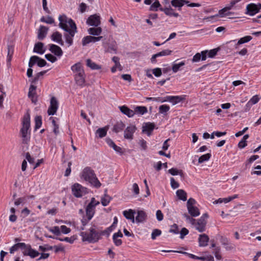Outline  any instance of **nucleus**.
<instances>
[{
	"instance_id": "1",
	"label": "nucleus",
	"mask_w": 261,
	"mask_h": 261,
	"mask_svg": "<svg viewBox=\"0 0 261 261\" xmlns=\"http://www.w3.org/2000/svg\"><path fill=\"white\" fill-rule=\"evenodd\" d=\"M20 135L23 144H28L31 139L30 115L24 114L22 121V127L20 130Z\"/></svg>"
},
{
	"instance_id": "2",
	"label": "nucleus",
	"mask_w": 261,
	"mask_h": 261,
	"mask_svg": "<svg viewBox=\"0 0 261 261\" xmlns=\"http://www.w3.org/2000/svg\"><path fill=\"white\" fill-rule=\"evenodd\" d=\"M81 236L83 241H87L89 243L97 242L100 238V228L92 225L89 229V232H81Z\"/></svg>"
},
{
	"instance_id": "3",
	"label": "nucleus",
	"mask_w": 261,
	"mask_h": 261,
	"mask_svg": "<svg viewBox=\"0 0 261 261\" xmlns=\"http://www.w3.org/2000/svg\"><path fill=\"white\" fill-rule=\"evenodd\" d=\"M71 70L73 73L75 83L81 87H83L85 83L86 75L82 64L80 62L74 64L71 67Z\"/></svg>"
},
{
	"instance_id": "4",
	"label": "nucleus",
	"mask_w": 261,
	"mask_h": 261,
	"mask_svg": "<svg viewBox=\"0 0 261 261\" xmlns=\"http://www.w3.org/2000/svg\"><path fill=\"white\" fill-rule=\"evenodd\" d=\"M81 178L88 181L92 186L96 188L101 186V183L96 177L94 171L90 167H87L83 169L81 173Z\"/></svg>"
},
{
	"instance_id": "5",
	"label": "nucleus",
	"mask_w": 261,
	"mask_h": 261,
	"mask_svg": "<svg viewBox=\"0 0 261 261\" xmlns=\"http://www.w3.org/2000/svg\"><path fill=\"white\" fill-rule=\"evenodd\" d=\"M59 24L60 28L67 31L70 29H76L75 22L70 18L67 17L65 15L63 14L59 16Z\"/></svg>"
},
{
	"instance_id": "6",
	"label": "nucleus",
	"mask_w": 261,
	"mask_h": 261,
	"mask_svg": "<svg viewBox=\"0 0 261 261\" xmlns=\"http://www.w3.org/2000/svg\"><path fill=\"white\" fill-rule=\"evenodd\" d=\"M183 216L186 218L187 220H189L192 224L194 225L196 229L199 232H202L205 230L206 224V220H203V219H199L196 221L187 214H184Z\"/></svg>"
},
{
	"instance_id": "7",
	"label": "nucleus",
	"mask_w": 261,
	"mask_h": 261,
	"mask_svg": "<svg viewBox=\"0 0 261 261\" xmlns=\"http://www.w3.org/2000/svg\"><path fill=\"white\" fill-rule=\"evenodd\" d=\"M99 203V202L96 200L94 197L91 198V201L86 208V217L88 219V221H90L93 217L95 214V206Z\"/></svg>"
},
{
	"instance_id": "8",
	"label": "nucleus",
	"mask_w": 261,
	"mask_h": 261,
	"mask_svg": "<svg viewBox=\"0 0 261 261\" xmlns=\"http://www.w3.org/2000/svg\"><path fill=\"white\" fill-rule=\"evenodd\" d=\"M72 194L77 198H80L88 193V189L81 185L75 183L71 187Z\"/></svg>"
},
{
	"instance_id": "9",
	"label": "nucleus",
	"mask_w": 261,
	"mask_h": 261,
	"mask_svg": "<svg viewBox=\"0 0 261 261\" xmlns=\"http://www.w3.org/2000/svg\"><path fill=\"white\" fill-rule=\"evenodd\" d=\"M23 245L21 251L24 256H29L31 258H34L40 254L38 251L32 248L31 245L27 244L24 243H23Z\"/></svg>"
},
{
	"instance_id": "10",
	"label": "nucleus",
	"mask_w": 261,
	"mask_h": 261,
	"mask_svg": "<svg viewBox=\"0 0 261 261\" xmlns=\"http://www.w3.org/2000/svg\"><path fill=\"white\" fill-rule=\"evenodd\" d=\"M59 103L57 99L55 97H52L50 99V106L47 110L48 115H55L58 109Z\"/></svg>"
},
{
	"instance_id": "11",
	"label": "nucleus",
	"mask_w": 261,
	"mask_h": 261,
	"mask_svg": "<svg viewBox=\"0 0 261 261\" xmlns=\"http://www.w3.org/2000/svg\"><path fill=\"white\" fill-rule=\"evenodd\" d=\"M86 23L89 25L98 27L100 24V17L97 14L91 15L87 19Z\"/></svg>"
},
{
	"instance_id": "12",
	"label": "nucleus",
	"mask_w": 261,
	"mask_h": 261,
	"mask_svg": "<svg viewBox=\"0 0 261 261\" xmlns=\"http://www.w3.org/2000/svg\"><path fill=\"white\" fill-rule=\"evenodd\" d=\"M137 129L136 127L134 125L128 126L124 132V137L126 139L132 140L134 137V134Z\"/></svg>"
},
{
	"instance_id": "13",
	"label": "nucleus",
	"mask_w": 261,
	"mask_h": 261,
	"mask_svg": "<svg viewBox=\"0 0 261 261\" xmlns=\"http://www.w3.org/2000/svg\"><path fill=\"white\" fill-rule=\"evenodd\" d=\"M245 14L250 16H254L259 12L257 8V5L254 3H250L247 5Z\"/></svg>"
},
{
	"instance_id": "14",
	"label": "nucleus",
	"mask_w": 261,
	"mask_h": 261,
	"mask_svg": "<svg viewBox=\"0 0 261 261\" xmlns=\"http://www.w3.org/2000/svg\"><path fill=\"white\" fill-rule=\"evenodd\" d=\"M66 32L67 33L64 34V37L65 38L66 42L68 43V46H70L73 43V38L76 32V29H70V30H68Z\"/></svg>"
},
{
	"instance_id": "15",
	"label": "nucleus",
	"mask_w": 261,
	"mask_h": 261,
	"mask_svg": "<svg viewBox=\"0 0 261 261\" xmlns=\"http://www.w3.org/2000/svg\"><path fill=\"white\" fill-rule=\"evenodd\" d=\"M102 38V36L95 37L92 36H87L82 39V44L84 46L86 45L91 42H96L100 41Z\"/></svg>"
},
{
	"instance_id": "16",
	"label": "nucleus",
	"mask_w": 261,
	"mask_h": 261,
	"mask_svg": "<svg viewBox=\"0 0 261 261\" xmlns=\"http://www.w3.org/2000/svg\"><path fill=\"white\" fill-rule=\"evenodd\" d=\"M155 128V124L153 123H145L142 126V132L146 133L149 136Z\"/></svg>"
},
{
	"instance_id": "17",
	"label": "nucleus",
	"mask_w": 261,
	"mask_h": 261,
	"mask_svg": "<svg viewBox=\"0 0 261 261\" xmlns=\"http://www.w3.org/2000/svg\"><path fill=\"white\" fill-rule=\"evenodd\" d=\"M49 50L55 56L61 57L63 55V51L59 46L51 44L49 45Z\"/></svg>"
},
{
	"instance_id": "18",
	"label": "nucleus",
	"mask_w": 261,
	"mask_h": 261,
	"mask_svg": "<svg viewBox=\"0 0 261 261\" xmlns=\"http://www.w3.org/2000/svg\"><path fill=\"white\" fill-rule=\"evenodd\" d=\"M209 237L205 233L199 234L198 238L199 246L200 247H205L207 245L209 241Z\"/></svg>"
},
{
	"instance_id": "19",
	"label": "nucleus",
	"mask_w": 261,
	"mask_h": 261,
	"mask_svg": "<svg viewBox=\"0 0 261 261\" xmlns=\"http://www.w3.org/2000/svg\"><path fill=\"white\" fill-rule=\"evenodd\" d=\"M51 39L58 44H60L61 45H63V41L62 40V34L56 31L55 32H54L52 35H51Z\"/></svg>"
},
{
	"instance_id": "20",
	"label": "nucleus",
	"mask_w": 261,
	"mask_h": 261,
	"mask_svg": "<svg viewBox=\"0 0 261 261\" xmlns=\"http://www.w3.org/2000/svg\"><path fill=\"white\" fill-rule=\"evenodd\" d=\"M119 108L122 113L126 115L128 117H132L135 114V112H134L133 110L129 109L125 106H119Z\"/></svg>"
},
{
	"instance_id": "21",
	"label": "nucleus",
	"mask_w": 261,
	"mask_h": 261,
	"mask_svg": "<svg viewBox=\"0 0 261 261\" xmlns=\"http://www.w3.org/2000/svg\"><path fill=\"white\" fill-rule=\"evenodd\" d=\"M48 29L43 25H40L38 32V38L39 40H43L46 36Z\"/></svg>"
},
{
	"instance_id": "22",
	"label": "nucleus",
	"mask_w": 261,
	"mask_h": 261,
	"mask_svg": "<svg viewBox=\"0 0 261 261\" xmlns=\"http://www.w3.org/2000/svg\"><path fill=\"white\" fill-rule=\"evenodd\" d=\"M167 101L171 102L173 105H176L184 100L181 96H167Z\"/></svg>"
},
{
	"instance_id": "23",
	"label": "nucleus",
	"mask_w": 261,
	"mask_h": 261,
	"mask_svg": "<svg viewBox=\"0 0 261 261\" xmlns=\"http://www.w3.org/2000/svg\"><path fill=\"white\" fill-rule=\"evenodd\" d=\"M33 51L40 55H42L45 51L44 44L42 42H38L35 44Z\"/></svg>"
},
{
	"instance_id": "24",
	"label": "nucleus",
	"mask_w": 261,
	"mask_h": 261,
	"mask_svg": "<svg viewBox=\"0 0 261 261\" xmlns=\"http://www.w3.org/2000/svg\"><path fill=\"white\" fill-rule=\"evenodd\" d=\"M36 86L31 85L29 88L28 93L29 97L31 99L32 102H36L37 101L36 93Z\"/></svg>"
},
{
	"instance_id": "25",
	"label": "nucleus",
	"mask_w": 261,
	"mask_h": 261,
	"mask_svg": "<svg viewBox=\"0 0 261 261\" xmlns=\"http://www.w3.org/2000/svg\"><path fill=\"white\" fill-rule=\"evenodd\" d=\"M162 252H178V253H182L184 254H185V255H187L188 257H189L190 258H193V259H199V260H201V259H204L202 256H200V257L197 256H196L195 255H194L193 254H191V253H188L187 252L178 251H175V250H162Z\"/></svg>"
},
{
	"instance_id": "26",
	"label": "nucleus",
	"mask_w": 261,
	"mask_h": 261,
	"mask_svg": "<svg viewBox=\"0 0 261 261\" xmlns=\"http://www.w3.org/2000/svg\"><path fill=\"white\" fill-rule=\"evenodd\" d=\"M135 214V211L129 209L128 210H125L123 212V216L126 219L130 220L133 223L135 222L134 215Z\"/></svg>"
},
{
	"instance_id": "27",
	"label": "nucleus",
	"mask_w": 261,
	"mask_h": 261,
	"mask_svg": "<svg viewBox=\"0 0 261 261\" xmlns=\"http://www.w3.org/2000/svg\"><path fill=\"white\" fill-rule=\"evenodd\" d=\"M189 1L186 0H172L171 4L172 6L175 8H178V10H180L181 8L185 5L188 4Z\"/></svg>"
},
{
	"instance_id": "28",
	"label": "nucleus",
	"mask_w": 261,
	"mask_h": 261,
	"mask_svg": "<svg viewBox=\"0 0 261 261\" xmlns=\"http://www.w3.org/2000/svg\"><path fill=\"white\" fill-rule=\"evenodd\" d=\"M146 217L147 216L145 212L143 211H138L135 221L136 220L137 223H142L145 220Z\"/></svg>"
},
{
	"instance_id": "29",
	"label": "nucleus",
	"mask_w": 261,
	"mask_h": 261,
	"mask_svg": "<svg viewBox=\"0 0 261 261\" xmlns=\"http://www.w3.org/2000/svg\"><path fill=\"white\" fill-rule=\"evenodd\" d=\"M101 28L98 27L90 28L88 30V33L93 36H99L101 33Z\"/></svg>"
},
{
	"instance_id": "30",
	"label": "nucleus",
	"mask_w": 261,
	"mask_h": 261,
	"mask_svg": "<svg viewBox=\"0 0 261 261\" xmlns=\"http://www.w3.org/2000/svg\"><path fill=\"white\" fill-rule=\"evenodd\" d=\"M133 111L135 114L143 115L147 112V108L145 106H136Z\"/></svg>"
},
{
	"instance_id": "31",
	"label": "nucleus",
	"mask_w": 261,
	"mask_h": 261,
	"mask_svg": "<svg viewBox=\"0 0 261 261\" xmlns=\"http://www.w3.org/2000/svg\"><path fill=\"white\" fill-rule=\"evenodd\" d=\"M232 7L229 5V6L226 7L222 9L219 11V15L220 17H223L225 16L229 15L231 14L230 12L229 11V10H231L232 9Z\"/></svg>"
},
{
	"instance_id": "32",
	"label": "nucleus",
	"mask_w": 261,
	"mask_h": 261,
	"mask_svg": "<svg viewBox=\"0 0 261 261\" xmlns=\"http://www.w3.org/2000/svg\"><path fill=\"white\" fill-rule=\"evenodd\" d=\"M188 209L189 214L192 217H196L200 215L199 209L195 206L189 207Z\"/></svg>"
},
{
	"instance_id": "33",
	"label": "nucleus",
	"mask_w": 261,
	"mask_h": 261,
	"mask_svg": "<svg viewBox=\"0 0 261 261\" xmlns=\"http://www.w3.org/2000/svg\"><path fill=\"white\" fill-rule=\"evenodd\" d=\"M86 65L92 70H98L100 69L101 68L100 65L96 64L89 59L86 60Z\"/></svg>"
},
{
	"instance_id": "34",
	"label": "nucleus",
	"mask_w": 261,
	"mask_h": 261,
	"mask_svg": "<svg viewBox=\"0 0 261 261\" xmlns=\"http://www.w3.org/2000/svg\"><path fill=\"white\" fill-rule=\"evenodd\" d=\"M107 130H108L107 127H104L98 128L96 131V133H95L96 137H98V138H100L105 137L107 135Z\"/></svg>"
},
{
	"instance_id": "35",
	"label": "nucleus",
	"mask_w": 261,
	"mask_h": 261,
	"mask_svg": "<svg viewBox=\"0 0 261 261\" xmlns=\"http://www.w3.org/2000/svg\"><path fill=\"white\" fill-rule=\"evenodd\" d=\"M252 39V37L251 36H246L244 37H242L240 38L237 44L235 45V48L237 49L238 48V46L240 44L247 43L249 42L251 39Z\"/></svg>"
},
{
	"instance_id": "36",
	"label": "nucleus",
	"mask_w": 261,
	"mask_h": 261,
	"mask_svg": "<svg viewBox=\"0 0 261 261\" xmlns=\"http://www.w3.org/2000/svg\"><path fill=\"white\" fill-rule=\"evenodd\" d=\"M23 243H17L10 247L9 250L11 254H13L15 251H18L19 249L21 250L23 247Z\"/></svg>"
},
{
	"instance_id": "37",
	"label": "nucleus",
	"mask_w": 261,
	"mask_h": 261,
	"mask_svg": "<svg viewBox=\"0 0 261 261\" xmlns=\"http://www.w3.org/2000/svg\"><path fill=\"white\" fill-rule=\"evenodd\" d=\"M176 193L178 199L184 201L187 200V193L184 190H178Z\"/></svg>"
},
{
	"instance_id": "38",
	"label": "nucleus",
	"mask_w": 261,
	"mask_h": 261,
	"mask_svg": "<svg viewBox=\"0 0 261 261\" xmlns=\"http://www.w3.org/2000/svg\"><path fill=\"white\" fill-rule=\"evenodd\" d=\"M114 226V222H113L112 225L107 228L105 230H102L100 229V236H106L107 237L109 236L110 233L113 230V227Z\"/></svg>"
},
{
	"instance_id": "39",
	"label": "nucleus",
	"mask_w": 261,
	"mask_h": 261,
	"mask_svg": "<svg viewBox=\"0 0 261 261\" xmlns=\"http://www.w3.org/2000/svg\"><path fill=\"white\" fill-rule=\"evenodd\" d=\"M40 21L47 24H53L55 23L54 19L49 16L47 17L42 16L40 18Z\"/></svg>"
},
{
	"instance_id": "40",
	"label": "nucleus",
	"mask_w": 261,
	"mask_h": 261,
	"mask_svg": "<svg viewBox=\"0 0 261 261\" xmlns=\"http://www.w3.org/2000/svg\"><path fill=\"white\" fill-rule=\"evenodd\" d=\"M185 61H181L179 63H175L173 64L172 70L173 72H177L179 69L180 68L185 65Z\"/></svg>"
},
{
	"instance_id": "41",
	"label": "nucleus",
	"mask_w": 261,
	"mask_h": 261,
	"mask_svg": "<svg viewBox=\"0 0 261 261\" xmlns=\"http://www.w3.org/2000/svg\"><path fill=\"white\" fill-rule=\"evenodd\" d=\"M212 155L210 153L203 154L200 156L198 159V163L201 164L205 161H207L211 158Z\"/></svg>"
},
{
	"instance_id": "42",
	"label": "nucleus",
	"mask_w": 261,
	"mask_h": 261,
	"mask_svg": "<svg viewBox=\"0 0 261 261\" xmlns=\"http://www.w3.org/2000/svg\"><path fill=\"white\" fill-rule=\"evenodd\" d=\"M160 11L164 12L166 15L169 16H172V14L173 12V9L171 8L170 6H169V8H160Z\"/></svg>"
},
{
	"instance_id": "43",
	"label": "nucleus",
	"mask_w": 261,
	"mask_h": 261,
	"mask_svg": "<svg viewBox=\"0 0 261 261\" xmlns=\"http://www.w3.org/2000/svg\"><path fill=\"white\" fill-rule=\"evenodd\" d=\"M39 59V57L37 56H32L29 62V67H33L34 65L36 64H37L38 60Z\"/></svg>"
},
{
	"instance_id": "44",
	"label": "nucleus",
	"mask_w": 261,
	"mask_h": 261,
	"mask_svg": "<svg viewBox=\"0 0 261 261\" xmlns=\"http://www.w3.org/2000/svg\"><path fill=\"white\" fill-rule=\"evenodd\" d=\"M35 129H39L42 125V117L40 116H36L35 119Z\"/></svg>"
},
{
	"instance_id": "45",
	"label": "nucleus",
	"mask_w": 261,
	"mask_h": 261,
	"mask_svg": "<svg viewBox=\"0 0 261 261\" xmlns=\"http://www.w3.org/2000/svg\"><path fill=\"white\" fill-rule=\"evenodd\" d=\"M170 110V107L166 105H161L159 107V113L161 114H165Z\"/></svg>"
},
{
	"instance_id": "46",
	"label": "nucleus",
	"mask_w": 261,
	"mask_h": 261,
	"mask_svg": "<svg viewBox=\"0 0 261 261\" xmlns=\"http://www.w3.org/2000/svg\"><path fill=\"white\" fill-rule=\"evenodd\" d=\"M26 200H27L26 196L20 197L15 200L14 204L16 206H18L21 204H23L25 203Z\"/></svg>"
},
{
	"instance_id": "47",
	"label": "nucleus",
	"mask_w": 261,
	"mask_h": 261,
	"mask_svg": "<svg viewBox=\"0 0 261 261\" xmlns=\"http://www.w3.org/2000/svg\"><path fill=\"white\" fill-rule=\"evenodd\" d=\"M172 51L169 49H165L163 50L159 53H158L155 54L156 55L157 57H162V56H166L169 55L171 54Z\"/></svg>"
},
{
	"instance_id": "48",
	"label": "nucleus",
	"mask_w": 261,
	"mask_h": 261,
	"mask_svg": "<svg viewBox=\"0 0 261 261\" xmlns=\"http://www.w3.org/2000/svg\"><path fill=\"white\" fill-rule=\"evenodd\" d=\"M125 124L123 123L121 121L117 122L116 124H115V133L123 130Z\"/></svg>"
},
{
	"instance_id": "49",
	"label": "nucleus",
	"mask_w": 261,
	"mask_h": 261,
	"mask_svg": "<svg viewBox=\"0 0 261 261\" xmlns=\"http://www.w3.org/2000/svg\"><path fill=\"white\" fill-rule=\"evenodd\" d=\"M168 172L171 175L174 176L178 174H179L181 176L183 174L182 171L181 170L179 171L175 168H172L171 169H169Z\"/></svg>"
},
{
	"instance_id": "50",
	"label": "nucleus",
	"mask_w": 261,
	"mask_h": 261,
	"mask_svg": "<svg viewBox=\"0 0 261 261\" xmlns=\"http://www.w3.org/2000/svg\"><path fill=\"white\" fill-rule=\"evenodd\" d=\"M110 200L111 198L108 195H105L101 198V203L103 206H107L110 203Z\"/></svg>"
},
{
	"instance_id": "51",
	"label": "nucleus",
	"mask_w": 261,
	"mask_h": 261,
	"mask_svg": "<svg viewBox=\"0 0 261 261\" xmlns=\"http://www.w3.org/2000/svg\"><path fill=\"white\" fill-rule=\"evenodd\" d=\"M50 119L52 120V124L54 125L53 132L56 135L59 133V125L56 123V122L54 118L51 117Z\"/></svg>"
},
{
	"instance_id": "52",
	"label": "nucleus",
	"mask_w": 261,
	"mask_h": 261,
	"mask_svg": "<svg viewBox=\"0 0 261 261\" xmlns=\"http://www.w3.org/2000/svg\"><path fill=\"white\" fill-rule=\"evenodd\" d=\"M13 54V49L10 46H8L7 61L10 62Z\"/></svg>"
},
{
	"instance_id": "53",
	"label": "nucleus",
	"mask_w": 261,
	"mask_h": 261,
	"mask_svg": "<svg viewBox=\"0 0 261 261\" xmlns=\"http://www.w3.org/2000/svg\"><path fill=\"white\" fill-rule=\"evenodd\" d=\"M161 6V4H160L159 1H155L151 5L150 7V10L156 11H158V9Z\"/></svg>"
},
{
	"instance_id": "54",
	"label": "nucleus",
	"mask_w": 261,
	"mask_h": 261,
	"mask_svg": "<svg viewBox=\"0 0 261 261\" xmlns=\"http://www.w3.org/2000/svg\"><path fill=\"white\" fill-rule=\"evenodd\" d=\"M169 232L174 234H178L179 232L178 227L177 224H174L171 226Z\"/></svg>"
},
{
	"instance_id": "55",
	"label": "nucleus",
	"mask_w": 261,
	"mask_h": 261,
	"mask_svg": "<svg viewBox=\"0 0 261 261\" xmlns=\"http://www.w3.org/2000/svg\"><path fill=\"white\" fill-rule=\"evenodd\" d=\"M162 233V231L160 229H154L152 232V233H151V239L152 240H154L155 239V238L160 236L161 234Z\"/></svg>"
},
{
	"instance_id": "56",
	"label": "nucleus",
	"mask_w": 261,
	"mask_h": 261,
	"mask_svg": "<svg viewBox=\"0 0 261 261\" xmlns=\"http://www.w3.org/2000/svg\"><path fill=\"white\" fill-rule=\"evenodd\" d=\"M45 58L49 61L51 63H54L57 60V57H55L53 55L50 54H46L45 55Z\"/></svg>"
},
{
	"instance_id": "57",
	"label": "nucleus",
	"mask_w": 261,
	"mask_h": 261,
	"mask_svg": "<svg viewBox=\"0 0 261 261\" xmlns=\"http://www.w3.org/2000/svg\"><path fill=\"white\" fill-rule=\"evenodd\" d=\"M49 231L51 232L56 236H59L61 234L60 229L58 226H54L50 228Z\"/></svg>"
},
{
	"instance_id": "58",
	"label": "nucleus",
	"mask_w": 261,
	"mask_h": 261,
	"mask_svg": "<svg viewBox=\"0 0 261 261\" xmlns=\"http://www.w3.org/2000/svg\"><path fill=\"white\" fill-rule=\"evenodd\" d=\"M57 239L60 240V241H65L66 242H68L70 244L73 243L74 241V238L73 237H71L70 238L65 237L64 238H57Z\"/></svg>"
},
{
	"instance_id": "59",
	"label": "nucleus",
	"mask_w": 261,
	"mask_h": 261,
	"mask_svg": "<svg viewBox=\"0 0 261 261\" xmlns=\"http://www.w3.org/2000/svg\"><path fill=\"white\" fill-rule=\"evenodd\" d=\"M180 233V238L183 239L189 233V230L185 227L182 228L179 232Z\"/></svg>"
},
{
	"instance_id": "60",
	"label": "nucleus",
	"mask_w": 261,
	"mask_h": 261,
	"mask_svg": "<svg viewBox=\"0 0 261 261\" xmlns=\"http://www.w3.org/2000/svg\"><path fill=\"white\" fill-rule=\"evenodd\" d=\"M219 49L218 48H217L210 50L208 53V57L209 58L214 57L217 55Z\"/></svg>"
},
{
	"instance_id": "61",
	"label": "nucleus",
	"mask_w": 261,
	"mask_h": 261,
	"mask_svg": "<svg viewBox=\"0 0 261 261\" xmlns=\"http://www.w3.org/2000/svg\"><path fill=\"white\" fill-rule=\"evenodd\" d=\"M171 186L173 189H177L179 187V184L176 181L173 177L170 178Z\"/></svg>"
},
{
	"instance_id": "62",
	"label": "nucleus",
	"mask_w": 261,
	"mask_h": 261,
	"mask_svg": "<svg viewBox=\"0 0 261 261\" xmlns=\"http://www.w3.org/2000/svg\"><path fill=\"white\" fill-rule=\"evenodd\" d=\"M132 189H133L132 190H133V193L135 195H138L139 194L140 190H139V186L137 184H136V183L133 184Z\"/></svg>"
},
{
	"instance_id": "63",
	"label": "nucleus",
	"mask_w": 261,
	"mask_h": 261,
	"mask_svg": "<svg viewBox=\"0 0 261 261\" xmlns=\"http://www.w3.org/2000/svg\"><path fill=\"white\" fill-rule=\"evenodd\" d=\"M152 73L156 77H159L162 75V69L160 68H156L152 70Z\"/></svg>"
},
{
	"instance_id": "64",
	"label": "nucleus",
	"mask_w": 261,
	"mask_h": 261,
	"mask_svg": "<svg viewBox=\"0 0 261 261\" xmlns=\"http://www.w3.org/2000/svg\"><path fill=\"white\" fill-rule=\"evenodd\" d=\"M259 97L257 95L253 96L250 100L249 102L252 105H255L257 103L259 100Z\"/></svg>"
}]
</instances>
